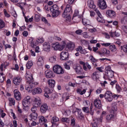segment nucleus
Segmentation results:
<instances>
[{"label": "nucleus", "instance_id": "2", "mask_svg": "<svg viewBox=\"0 0 127 127\" xmlns=\"http://www.w3.org/2000/svg\"><path fill=\"white\" fill-rule=\"evenodd\" d=\"M58 9H59V7L56 4H54L51 7V11L52 12L53 17H57L59 15L60 12Z\"/></svg>", "mask_w": 127, "mask_h": 127}, {"label": "nucleus", "instance_id": "33", "mask_svg": "<svg viewBox=\"0 0 127 127\" xmlns=\"http://www.w3.org/2000/svg\"><path fill=\"white\" fill-rule=\"evenodd\" d=\"M67 48L68 49H71V50H73L74 48H75V44L74 43H70L67 45Z\"/></svg>", "mask_w": 127, "mask_h": 127}, {"label": "nucleus", "instance_id": "22", "mask_svg": "<svg viewBox=\"0 0 127 127\" xmlns=\"http://www.w3.org/2000/svg\"><path fill=\"white\" fill-rule=\"evenodd\" d=\"M46 122H47V119H45V117L43 116L39 117V124L41 125H44L46 123Z\"/></svg>", "mask_w": 127, "mask_h": 127}, {"label": "nucleus", "instance_id": "55", "mask_svg": "<svg viewBox=\"0 0 127 127\" xmlns=\"http://www.w3.org/2000/svg\"><path fill=\"white\" fill-rule=\"evenodd\" d=\"M48 91H47V93L44 94V96L45 97H46V98H48V97H49V95H48V94H50V93H51V91L50 90V89H48Z\"/></svg>", "mask_w": 127, "mask_h": 127}, {"label": "nucleus", "instance_id": "52", "mask_svg": "<svg viewBox=\"0 0 127 127\" xmlns=\"http://www.w3.org/2000/svg\"><path fill=\"white\" fill-rule=\"evenodd\" d=\"M109 71H112L111 66L108 65L105 68V72H109Z\"/></svg>", "mask_w": 127, "mask_h": 127}, {"label": "nucleus", "instance_id": "24", "mask_svg": "<svg viewBox=\"0 0 127 127\" xmlns=\"http://www.w3.org/2000/svg\"><path fill=\"white\" fill-rule=\"evenodd\" d=\"M76 111L78 114L77 117L79 120H83L84 118V115L82 113V110L80 109L76 108Z\"/></svg>", "mask_w": 127, "mask_h": 127}, {"label": "nucleus", "instance_id": "45", "mask_svg": "<svg viewBox=\"0 0 127 127\" xmlns=\"http://www.w3.org/2000/svg\"><path fill=\"white\" fill-rule=\"evenodd\" d=\"M90 60L92 62H93L94 63H96V62H98V60L95 59L93 56H91L90 57Z\"/></svg>", "mask_w": 127, "mask_h": 127}, {"label": "nucleus", "instance_id": "44", "mask_svg": "<svg viewBox=\"0 0 127 127\" xmlns=\"http://www.w3.org/2000/svg\"><path fill=\"white\" fill-rule=\"evenodd\" d=\"M82 111H83L84 113H86V114H89L90 113V111H89V108L87 107H83Z\"/></svg>", "mask_w": 127, "mask_h": 127}, {"label": "nucleus", "instance_id": "7", "mask_svg": "<svg viewBox=\"0 0 127 127\" xmlns=\"http://www.w3.org/2000/svg\"><path fill=\"white\" fill-rule=\"evenodd\" d=\"M98 5L101 9H106L108 6L105 0H99Z\"/></svg>", "mask_w": 127, "mask_h": 127}, {"label": "nucleus", "instance_id": "20", "mask_svg": "<svg viewBox=\"0 0 127 127\" xmlns=\"http://www.w3.org/2000/svg\"><path fill=\"white\" fill-rule=\"evenodd\" d=\"M40 110L42 114H45L48 111V105H47V104H43L40 108Z\"/></svg>", "mask_w": 127, "mask_h": 127}, {"label": "nucleus", "instance_id": "54", "mask_svg": "<svg viewBox=\"0 0 127 127\" xmlns=\"http://www.w3.org/2000/svg\"><path fill=\"white\" fill-rule=\"evenodd\" d=\"M82 35L84 38H88L89 37V35H88V33L87 32H83Z\"/></svg>", "mask_w": 127, "mask_h": 127}, {"label": "nucleus", "instance_id": "10", "mask_svg": "<svg viewBox=\"0 0 127 127\" xmlns=\"http://www.w3.org/2000/svg\"><path fill=\"white\" fill-rule=\"evenodd\" d=\"M61 60H68L69 59V53L67 52H62L60 54Z\"/></svg>", "mask_w": 127, "mask_h": 127}, {"label": "nucleus", "instance_id": "4", "mask_svg": "<svg viewBox=\"0 0 127 127\" xmlns=\"http://www.w3.org/2000/svg\"><path fill=\"white\" fill-rule=\"evenodd\" d=\"M52 48L53 50H59V51H62V50L65 48V46L64 45H61L59 44V43L57 42L55 44H53Z\"/></svg>", "mask_w": 127, "mask_h": 127}, {"label": "nucleus", "instance_id": "12", "mask_svg": "<svg viewBox=\"0 0 127 127\" xmlns=\"http://www.w3.org/2000/svg\"><path fill=\"white\" fill-rule=\"evenodd\" d=\"M26 82L29 85H33V76L32 74H27L26 76Z\"/></svg>", "mask_w": 127, "mask_h": 127}, {"label": "nucleus", "instance_id": "17", "mask_svg": "<svg viewBox=\"0 0 127 127\" xmlns=\"http://www.w3.org/2000/svg\"><path fill=\"white\" fill-rule=\"evenodd\" d=\"M45 75L46 78H54L55 77V74L51 70H47L45 72Z\"/></svg>", "mask_w": 127, "mask_h": 127}, {"label": "nucleus", "instance_id": "9", "mask_svg": "<svg viewBox=\"0 0 127 127\" xmlns=\"http://www.w3.org/2000/svg\"><path fill=\"white\" fill-rule=\"evenodd\" d=\"M21 82H22V78L20 76H16L13 78V83L15 86L20 85Z\"/></svg>", "mask_w": 127, "mask_h": 127}, {"label": "nucleus", "instance_id": "8", "mask_svg": "<svg viewBox=\"0 0 127 127\" xmlns=\"http://www.w3.org/2000/svg\"><path fill=\"white\" fill-rule=\"evenodd\" d=\"M114 73V72L113 70L105 72V74L103 77L104 79H105V80H107V79L113 78V77H114L115 76Z\"/></svg>", "mask_w": 127, "mask_h": 127}, {"label": "nucleus", "instance_id": "27", "mask_svg": "<svg viewBox=\"0 0 127 127\" xmlns=\"http://www.w3.org/2000/svg\"><path fill=\"white\" fill-rule=\"evenodd\" d=\"M115 117L116 116L111 113V114H108L106 116V119L107 121H108V122H110V121L114 120Z\"/></svg>", "mask_w": 127, "mask_h": 127}, {"label": "nucleus", "instance_id": "51", "mask_svg": "<svg viewBox=\"0 0 127 127\" xmlns=\"http://www.w3.org/2000/svg\"><path fill=\"white\" fill-rule=\"evenodd\" d=\"M3 12H4V14L6 17H9L10 16V15H9V14L7 13V11H6V9H4Z\"/></svg>", "mask_w": 127, "mask_h": 127}, {"label": "nucleus", "instance_id": "43", "mask_svg": "<svg viewBox=\"0 0 127 127\" xmlns=\"http://www.w3.org/2000/svg\"><path fill=\"white\" fill-rule=\"evenodd\" d=\"M37 108H38V106H36L35 105L33 106L31 109V112H32V113H37Z\"/></svg>", "mask_w": 127, "mask_h": 127}, {"label": "nucleus", "instance_id": "50", "mask_svg": "<svg viewBox=\"0 0 127 127\" xmlns=\"http://www.w3.org/2000/svg\"><path fill=\"white\" fill-rule=\"evenodd\" d=\"M4 27V22L2 20L0 19V28H3Z\"/></svg>", "mask_w": 127, "mask_h": 127}, {"label": "nucleus", "instance_id": "1", "mask_svg": "<svg viewBox=\"0 0 127 127\" xmlns=\"http://www.w3.org/2000/svg\"><path fill=\"white\" fill-rule=\"evenodd\" d=\"M71 14H72L71 5L67 4L64 11L62 16L64 18L70 17Z\"/></svg>", "mask_w": 127, "mask_h": 127}, {"label": "nucleus", "instance_id": "64", "mask_svg": "<svg viewBox=\"0 0 127 127\" xmlns=\"http://www.w3.org/2000/svg\"><path fill=\"white\" fill-rule=\"evenodd\" d=\"M123 21V23H126V22H127V16L124 17L123 19H122Z\"/></svg>", "mask_w": 127, "mask_h": 127}, {"label": "nucleus", "instance_id": "47", "mask_svg": "<svg viewBox=\"0 0 127 127\" xmlns=\"http://www.w3.org/2000/svg\"><path fill=\"white\" fill-rule=\"evenodd\" d=\"M62 121L64 122V123H69V122H70V119L67 118H63L62 119Z\"/></svg>", "mask_w": 127, "mask_h": 127}, {"label": "nucleus", "instance_id": "53", "mask_svg": "<svg viewBox=\"0 0 127 127\" xmlns=\"http://www.w3.org/2000/svg\"><path fill=\"white\" fill-rule=\"evenodd\" d=\"M116 88L118 93H120L121 91H122V87L119 85H116Z\"/></svg>", "mask_w": 127, "mask_h": 127}, {"label": "nucleus", "instance_id": "6", "mask_svg": "<svg viewBox=\"0 0 127 127\" xmlns=\"http://www.w3.org/2000/svg\"><path fill=\"white\" fill-rule=\"evenodd\" d=\"M104 97L108 102H112L113 101V94H112V92L110 91H106Z\"/></svg>", "mask_w": 127, "mask_h": 127}, {"label": "nucleus", "instance_id": "37", "mask_svg": "<svg viewBox=\"0 0 127 127\" xmlns=\"http://www.w3.org/2000/svg\"><path fill=\"white\" fill-rule=\"evenodd\" d=\"M8 101L9 102V105L12 106H14L15 105V100H14V99L12 98H8Z\"/></svg>", "mask_w": 127, "mask_h": 127}, {"label": "nucleus", "instance_id": "30", "mask_svg": "<svg viewBox=\"0 0 127 127\" xmlns=\"http://www.w3.org/2000/svg\"><path fill=\"white\" fill-rule=\"evenodd\" d=\"M33 93L35 94H41L42 93V89L39 87L35 88L33 89Z\"/></svg>", "mask_w": 127, "mask_h": 127}, {"label": "nucleus", "instance_id": "26", "mask_svg": "<svg viewBox=\"0 0 127 127\" xmlns=\"http://www.w3.org/2000/svg\"><path fill=\"white\" fill-rule=\"evenodd\" d=\"M117 110L118 108H117V106L116 105L112 106L110 111V114H112V115H114L116 116V115H117Z\"/></svg>", "mask_w": 127, "mask_h": 127}, {"label": "nucleus", "instance_id": "56", "mask_svg": "<svg viewBox=\"0 0 127 127\" xmlns=\"http://www.w3.org/2000/svg\"><path fill=\"white\" fill-rule=\"evenodd\" d=\"M37 41L40 43H43V42H44V39L43 38H38Z\"/></svg>", "mask_w": 127, "mask_h": 127}, {"label": "nucleus", "instance_id": "29", "mask_svg": "<svg viewBox=\"0 0 127 127\" xmlns=\"http://www.w3.org/2000/svg\"><path fill=\"white\" fill-rule=\"evenodd\" d=\"M71 64H73L71 61H67L64 64L65 69H66V70H70V65H71Z\"/></svg>", "mask_w": 127, "mask_h": 127}, {"label": "nucleus", "instance_id": "57", "mask_svg": "<svg viewBox=\"0 0 127 127\" xmlns=\"http://www.w3.org/2000/svg\"><path fill=\"white\" fill-rule=\"evenodd\" d=\"M122 29L123 31L125 32V33L127 34V26H125V25L122 26Z\"/></svg>", "mask_w": 127, "mask_h": 127}, {"label": "nucleus", "instance_id": "41", "mask_svg": "<svg viewBox=\"0 0 127 127\" xmlns=\"http://www.w3.org/2000/svg\"><path fill=\"white\" fill-rule=\"evenodd\" d=\"M80 64L81 65H83V69L85 70V71H88V68L86 66V64L83 61H80L79 62Z\"/></svg>", "mask_w": 127, "mask_h": 127}, {"label": "nucleus", "instance_id": "62", "mask_svg": "<svg viewBox=\"0 0 127 127\" xmlns=\"http://www.w3.org/2000/svg\"><path fill=\"white\" fill-rule=\"evenodd\" d=\"M4 82V76H0V83H3Z\"/></svg>", "mask_w": 127, "mask_h": 127}, {"label": "nucleus", "instance_id": "48", "mask_svg": "<svg viewBox=\"0 0 127 127\" xmlns=\"http://www.w3.org/2000/svg\"><path fill=\"white\" fill-rule=\"evenodd\" d=\"M40 16H39L38 14H35V21L38 22L39 20H40Z\"/></svg>", "mask_w": 127, "mask_h": 127}, {"label": "nucleus", "instance_id": "36", "mask_svg": "<svg viewBox=\"0 0 127 127\" xmlns=\"http://www.w3.org/2000/svg\"><path fill=\"white\" fill-rule=\"evenodd\" d=\"M32 66H33V63L32 62V61H28L26 64V67L27 69H30Z\"/></svg>", "mask_w": 127, "mask_h": 127}, {"label": "nucleus", "instance_id": "46", "mask_svg": "<svg viewBox=\"0 0 127 127\" xmlns=\"http://www.w3.org/2000/svg\"><path fill=\"white\" fill-rule=\"evenodd\" d=\"M25 19L26 22H31L33 21V16H32L31 18H30L29 19L26 18V16H25Z\"/></svg>", "mask_w": 127, "mask_h": 127}, {"label": "nucleus", "instance_id": "59", "mask_svg": "<svg viewBox=\"0 0 127 127\" xmlns=\"http://www.w3.org/2000/svg\"><path fill=\"white\" fill-rule=\"evenodd\" d=\"M79 15V10H75L74 11V13L73 14V17H75Z\"/></svg>", "mask_w": 127, "mask_h": 127}, {"label": "nucleus", "instance_id": "25", "mask_svg": "<svg viewBox=\"0 0 127 127\" xmlns=\"http://www.w3.org/2000/svg\"><path fill=\"white\" fill-rule=\"evenodd\" d=\"M47 82L49 88H54L55 87V80L54 79H49Z\"/></svg>", "mask_w": 127, "mask_h": 127}, {"label": "nucleus", "instance_id": "34", "mask_svg": "<svg viewBox=\"0 0 127 127\" xmlns=\"http://www.w3.org/2000/svg\"><path fill=\"white\" fill-rule=\"evenodd\" d=\"M109 49L112 51V52H116L117 51V47L115 45H110L109 46Z\"/></svg>", "mask_w": 127, "mask_h": 127}, {"label": "nucleus", "instance_id": "13", "mask_svg": "<svg viewBox=\"0 0 127 127\" xmlns=\"http://www.w3.org/2000/svg\"><path fill=\"white\" fill-rule=\"evenodd\" d=\"M96 14L98 15V17L97 18V20L98 22L103 23L104 22V18H103V16H102V14L100 12V11L98 9L95 10Z\"/></svg>", "mask_w": 127, "mask_h": 127}, {"label": "nucleus", "instance_id": "38", "mask_svg": "<svg viewBox=\"0 0 127 127\" xmlns=\"http://www.w3.org/2000/svg\"><path fill=\"white\" fill-rule=\"evenodd\" d=\"M56 58L57 57L56 56L51 57L49 58L50 62H51V63H55V62H56Z\"/></svg>", "mask_w": 127, "mask_h": 127}, {"label": "nucleus", "instance_id": "49", "mask_svg": "<svg viewBox=\"0 0 127 127\" xmlns=\"http://www.w3.org/2000/svg\"><path fill=\"white\" fill-rule=\"evenodd\" d=\"M122 50L125 53H127V45H124L122 47Z\"/></svg>", "mask_w": 127, "mask_h": 127}, {"label": "nucleus", "instance_id": "39", "mask_svg": "<svg viewBox=\"0 0 127 127\" xmlns=\"http://www.w3.org/2000/svg\"><path fill=\"white\" fill-rule=\"evenodd\" d=\"M57 122H59V118L56 116L53 117L52 118V124H53V125H54V124H55V123H57Z\"/></svg>", "mask_w": 127, "mask_h": 127}, {"label": "nucleus", "instance_id": "35", "mask_svg": "<svg viewBox=\"0 0 127 127\" xmlns=\"http://www.w3.org/2000/svg\"><path fill=\"white\" fill-rule=\"evenodd\" d=\"M101 52L102 54H106V55H109L110 54V52L107 50V49L103 48L101 50Z\"/></svg>", "mask_w": 127, "mask_h": 127}, {"label": "nucleus", "instance_id": "60", "mask_svg": "<svg viewBox=\"0 0 127 127\" xmlns=\"http://www.w3.org/2000/svg\"><path fill=\"white\" fill-rule=\"evenodd\" d=\"M82 32H83V31L81 30H77L75 31L76 34H78V35H80V34H82Z\"/></svg>", "mask_w": 127, "mask_h": 127}, {"label": "nucleus", "instance_id": "21", "mask_svg": "<svg viewBox=\"0 0 127 127\" xmlns=\"http://www.w3.org/2000/svg\"><path fill=\"white\" fill-rule=\"evenodd\" d=\"M43 50L46 51L47 52H49L50 51V44L48 42H45L43 44Z\"/></svg>", "mask_w": 127, "mask_h": 127}, {"label": "nucleus", "instance_id": "19", "mask_svg": "<svg viewBox=\"0 0 127 127\" xmlns=\"http://www.w3.org/2000/svg\"><path fill=\"white\" fill-rule=\"evenodd\" d=\"M74 69H75L76 74H79V75H81V74H82V72H83V68L79 64L75 65Z\"/></svg>", "mask_w": 127, "mask_h": 127}, {"label": "nucleus", "instance_id": "11", "mask_svg": "<svg viewBox=\"0 0 127 127\" xmlns=\"http://www.w3.org/2000/svg\"><path fill=\"white\" fill-rule=\"evenodd\" d=\"M94 107L99 110L102 109V101L99 99H95L94 101Z\"/></svg>", "mask_w": 127, "mask_h": 127}, {"label": "nucleus", "instance_id": "31", "mask_svg": "<svg viewBox=\"0 0 127 127\" xmlns=\"http://www.w3.org/2000/svg\"><path fill=\"white\" fill-rule=\"evenodd\" d=\"M70 126L72 127H80L79 125L76 124V121L74 119H71Z\"/></svg>", "mask_w": 127, "mask_h": 127}, {"label": "nucleus", "instance_id": "16", "mask_svg": "<svg viewBox=\"0 0 127 127\" xmlns=\"http://www.w3.org/2000/svg\"><path fill=\"white\" fill-rule=\"evenodd\" d=\"M42 103L41 99L38 97L35 98L34 99V105L36 107H40Z\"/></svg>", "mask_w": 127, "mask_h": 127}, {"label": "nucleus", "instance_id": "28", "mask_svg": "<svg viewBox=\"0 0 127 127\" xmlns=\"http://www.w3.org/2000/svg\"><path fill=\"white\" fill-rule=\"evenodd\" d=\"M38 115H37V112H32L30 115V117L32 121H35L37 120Z\"/></svg>", "mask_w": 127, "mask_h": 127}, {"label": "nucleus", "instance_id": "40", "mask_svg": "<svg viewBox=\"0 0 127 127\" xmlns=\"http://www.w3.org/2000/svg\"><path fill=\"white\" fill-rule=\"evenodd\" d=\"M30 85L31 86V87H30L29 86L26 87V90H27L28 92H30V91H32V88L34 87L35 86V84H33L32 85V84H30Z\"/></svg>", "mask_w": 127, "mask_h": 127}, {"label": "nucleus", "instance_id": "61", "mask_svg": "<svg viewBox=\"0 0 127 127\" xmlns=\"http://www.w3.org/2000/svg\"><path fill=\"white\" fill-rule=\"evenodd\" d=\"M82 23L84 25H87L88 24V21L86 19H82Z\"/></svg>", "mask_w": 127, "mask_h": 127}, {"label": "nucleus", "instance_id": "32", "mask_svg": "<svg viewBox=\"0 0 127 127\" xmlns=\"http://www.w3.org/2000/svg\"><path fill=\"white\" fill-rule=\"evenodd\" d=\"M109 34H110L111 37H115V36L119 37V36H120V33L117 32V31L110 32Z\"/></svg>", "mask_w": 127, "mask_h": 127}, {"label": "nucleus", "instance_id": "15", "mask_svg": "<svg viewBox=\"0 0 127 127\" xmlns=\"http://www.w3.org/2000/svg\"><path fill=\"white\" fill-rule=\"evenodd\" d=\"M106 14L107 16L111 17V18L116 17V12L113 10H107L106 11Z\"/></svg>", "mask_w": 127, "mask_h": 127}, {"label": "nucleus", "instance_id": "5", "mask_svg": "<svg viewBox=\"0 0 127 127\" xmlns=\"http://www.w3.org/2000/svg\"><path fill=\"white\" fill-rule=\"evenodd\" d=\"M30 101V96H27L25 97L22 102L23 107H29V105H30L31 103Z\"/></svg>", "mask_w": 127, "mask_h": 127}, {"label": "nucleus", "instance_id": "18", "mask_svg": "<svg viewBox=\"0 0 127 127\" xmlns=\"http://www.w3.org/2000/svg\"><path fill=\"white\" fill-rule=\"evenodd\" d=\"M91 79L93 80L94 81H97V80H99V78H100V75H99V71H95L94 72L91 76Z\"/></svg>", "mask_w": 127, "mask_h": 127}, {"label": "nucleus", "instance_id": "42", "mask_svg": "<svg viewBox=\"0 0 127 127\" xmlns=\"http://www.w3.org/2000/svg\"><path fill=\"white\" fill-rule=\"evenodd\" d=\"M42 21H43V22H44L45 24L48 25V26H50V24L48 23V21H47V19H46L45 17H42Z\"/></svg>", "mask_w": 127, "mask_h": 127}, {"label": "nucleus", "instance_id": "63", "mask_svg": "<svg viewBox=\"0 0 127 127\" xmlns=\"http://www.w3.org/2000/svg\"><path fill=\"white\" fill-rule=\"evenodd\" d=\"M82 49H83V48L81 46H79V47H78V48H77L75 49V50L77 52L79 51V52H81V51H82Z\"/></svg>", "mask_w": 127, "mask_h": 127}, {"label": "nucleus", "instance_id": "58", "mask_svg": "<svg viewBox=\"0 0 127 127\" xmlns=\"http://www.w3.org/2000/svg\"><path fill=\"white\" fill-rule=\"evenodd\" d=\"M101 45H102V46H105V47H108V46H111V43H102L101 44Z\"/></svg>", "mask_w": 127, "mask_h": 127}, {"label": "nucleus", "instance_id": "23", "mask_svg": "<svg viewBox=\"0 0 127 127\" xmlns=\"http://www.w3.org/2000/svg\"><path fill=\"white\" fill-rule=\"evenodd\" d=\"M88 6L91 8V9H95L96 8V5L94 4V1L92 0H88Z\"/></svg>", "mask_w": 127, "mask_h": 127}, {"label": "nucleus", "instance_id": "3", "mask_svg": "<svg viewBox=\"0 0 127 127\" xmlns=\"http://www.w3.org/2000/svg\"><path fill=\"white\" fill-rule=\"evenodd\" d=\"M53 70L54 73H56V74H60L64 73V70L62 67L59 65H56L54 66Z\"/></svg>", "mask_w": 127, "mask_h": 127}, {"label": "nucleus", "instance_id": "14", "mask_svg": "<svg viewBox=\"0 0 127 127\" xmlns=\"http://www.w3.org/2000/svg\"><path fill=\"white\" fill-rule=\"evenodd\" d=\"M14 97L15 98L17 101H20L21 99V95H20V92L17 90L15 89L14 90Z\"/></svg>", "mask_w": 127, "mask_h": 127}]
</instances>
